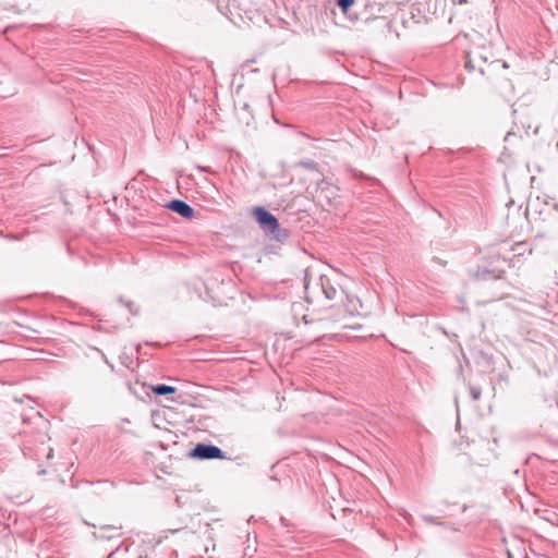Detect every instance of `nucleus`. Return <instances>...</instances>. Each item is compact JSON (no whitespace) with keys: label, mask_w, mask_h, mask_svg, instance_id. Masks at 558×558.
Here are the masks:
<instances>
[{"label":"nucleus","mask_w":558,"mask_h":558,"mask_svg":"<svg viewBox=\"0 0 558 558\" xmlns=\"http://www.w3.org/2000/svg\"><path fill=\"white\" fill-rule=\"evenodd\" d=\"M324 280L325 276L319 275L317 277H313V274L307 269L305 271L304 278V290H305V300L307 303H315L322 300L323 290H324Z\"/></svg>","instance_id":"obj_1"},{"label":"nucleus","mask_w":558,"mask_h":558,"mask_svg":"<svg viewBox=\"0 0 558 558\" xmlns=\"http://www.w3.org/2000/svg\"><path fill=\"white\" fill-rule=\"evenodd\" d=\"M190 457L198 460L226 458L225 452L219 447L211 444H197L190 452Z\"/></svg>","instance_id":"obj_2"},{"label":"nucleus","mask_w":558,"mask_h":558,"mask_svg":"<svg viewBox=\"0 0 558 558\" xmlns=\"http://www.w3.org/2000/svg\"><path fill=\"white\" fill-rule=\"evenodd\" d=\"M254 217L265 232L275 233L279 230V222L277 218L267 209L256 207L254 210Z\"/></svg>","instance_id":"obj_3"},{"label":"nucleus","mask_w":558,"mask_h":558,"mask_svg":"<svg viewBox=\"0 0 558 558\" xmlns=\"http://www.w3.org/2000/svg\"><path fill=\"white\" fill-rule=\"evenodd\" d=\"M23 453L25 457L35 461H41L44 458L50 460L53 457V449L44 439H41L39 445L35 447L25 445Z\"/></svg>","instance_id":"obj_4"},{"label":"nucleus","mask_w":558,"mask_h":558,"mask_svg":"<svg viewBox=\"0 0 558 558\" xmlns=\"http://www.w3.org/2000/svg\"><path fill=\"white\" fill-rule=\"evenodd\" d=\"M167 208L185 219H192L194 217V209L187 203L181 199L170 201L167 205Z\"/></svg>","instance_id":"obj_5"},{"label":"nucleus","mask_w":558,"mask_h":558,"mask_svg":"<svg viewBox=\"0 0 558 558\" xmlns=\"http://www.w3.org/2000/svg\"><path fill=\"white\" fill-rule=\"evenodd\" d=\"M337 293H338L337 288L331 283V280L327 276H325L322 299L328 300V301L333 300V299H336Z\"/></svg>","instance_id":"obj_6"},{"label":"nucleus","mask_w":558,"mask_h":558,"mask_svg":"<svg viewBox=\"0 0 558 558\" xmlns=\"http://www.w3.org/2000/svg\"><path fill=\"white\" fill-rule=\"evenodd\" d=\"M175 387L173 386H168V385H163V384H158V385H154L151 386V391L156 395V396H166V395H171V393H174L175 392Z\"/></svg>","instance_id":"obj_7"},{"label":"nucleus","mask_w":558,"mask_h":558,"mask_svg":"<svg viewBox=\"0 0 558 558\" xmlns=\"http://www.w3.org/2000/svg\"><path fill=\"white\" fill-rule=\"evenodd\" d=\"M421 519H422L426 524H435V525H444V524H445V523L440 520V517H436V515L422 514V515H421Z\"/></svg>","instance_id":"obj_8"},{"label":"nucleus","mask_w":558,"mask_h":558,"mask_svg":"<svg viewBox=\"0 0 558 558\" xmlns=\"http://www.w3.org/2000/svg\"><path fill=\"white\" fill-rule=\"evenodd\" d=\"M469 391L472 400L476 401L481 398L482 390L480 387L476 386H469Z\"/></svg>","instance_id":"obj_9"},{"label":"nucleus","mask_w":558,"mask_h":558,"mask_svg":"<svg viewBox=\"0 0 558 558\" xmlns=\"http://www.w3.org/2000/svg\"><path fill=\"white\" fill-rule=\"evenodd\" d=\"M353 2H354V0H337V4L344 12H347L349 10V8L353 4Z\"/></svg>","instance_id":"obj_10"},{"label":"nucleus","mask_w":558,"mask_h":558,"mask_svg":"<svg viewBox=\"0 0 558 558\" xmlns=\"http://www.w3.org/2000/svg\"><path fill=\"white\" fill-rule=\"evenodd\" d=\"M302 167H304L307 170H316V163L313 161H303L300 163Z\"/></svg>","instance_id":"obj_11"},{"label":"nucleus","mask_w":558,"mask_h":558,"mask_svg":"<svg viewBox=\"0 0 558 558\" xmlns=\"http://www.w3.org/2000/svg\"><path fill=\"white\" fill-rule=\"evenodd\" d=\"M402 515V518L409 523V524H412V521H413V517L411 513H409L408 511L405 510H402V512L400 513Z\"/></svg>","instance_id":"obj_12"},{"label":"nucleus","mask_w":558,"mask_h":558,"mask_svg":"<svg viewBox=\"0 0 558 558\" xmlns=\"http://www.w3.org/2000/svg\"><path fill=\"white\" fill-rule=\"evenodd\" d=\"M465 68L468 70H470V71L473 69V66L471 65V61L470 60L465 62Z\"/></svg>","instance_id":"obj_13"},{"label":"nucleus","mask_w":558,"mask_h":558,"mask_svg":"<svg viewBox=\"0 0 558 558\" xmlns=\"http://www.w3.org/2000/svg\"><path fill=\"white\" fill-rule=\"evenodd\" d=\"M102 529L118 531V529H117V527H114V526H109V525L104 526Z\"/></svg>","instance_id":"obj_14"},{"label":"nucleus","mask_w":558,"mask_h":558,"mask_svg":"<svg viewBox=\"0 0 558 558\" xmlns=\"http://www.w3.org/2000/svg\"><path fill=\"white\" fill-rule=\"evenodd\" d=\"M128 306H129V308H130L131 314H135V312L133 311L132 304H131V303H128Z\"/></svg>","instance_id":"obj_15"},{"label":"nucleus","mask_w":558,"mask_h":558,"mask_svg":"<svg viewBox=\"0 0 558 558\" xmlns=\"http://www.w3.org/2000/svg\"><path fill=\"white\" fill-rule=\"evenodd\" d=\"M45 473H46V471H45V470H39V471H38V474H45Z\"/></svg>","instance_id":"obj_16"}]
</instances>
